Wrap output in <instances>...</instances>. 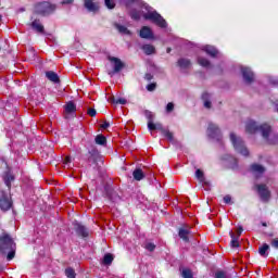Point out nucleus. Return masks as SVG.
<instances>
[{
    "label": "nucleus",
    "mask_w": 278,
    "mask_h": 278,
    "mask_svg": "<svg viewBox=\"0 0 278 278\" xmlns=\"http://www.w3.org/2000/svg\"><path fill=\"white\" fill-rule=\"evenodd\" d=\"M245 131L247 134H255L257 131H261L263 138L267 140L269 144H275V141L268 139V137L270 136V126L268 124H263L258 126L257 123L253 122V119H250L245 124Z\"/></svg>",
    "instance_id": "obj_1"
},
{
    "label": "nucleus",
    "mask_w": 278,
    "mask_h": 278,
    "mask_svg": "<svg viewBox=\"0 0 278 278\" xmlns=\"http://www.w3.org/2000/svg\"><path fill=\"white\" fill-rule=\"evenodd\" d=\"M15 249L16 243H14V240L10 238V235H3L0 237V251H3V253H5V251H10L7 256L9 262L14 260Z\"/></svg>",
    "instance_id": "obj_2"
},
{
    "label": "nucleus",
    "mask_w": 278,
    "mask_h": 278,
    "mask_svg": "<svg viewBox=\"0 0 278 278\" xmlns=\"http://www.w3.org/2000/svg\"><path fill=\"white\" fill-rule=\"evenodd\" d=\"M230 141L233 146L235 151L240 153V155H244V157L249 156V149L244 146V141L242 138L236 136V134L230 132Z\"/></svg>",
    "instance_id": "obj_3"
},
{
    "label": "nucleus",
    "mask_w": 278,
    "mask_h": 278,
    "mask_svg": "<svg viewBox=\"0 0 278 278\" xmlns=\"http://www.w3.org/2000/svg\"><path fill=\"white\" fill-rule=\"evenodd\" d=\"M143 18H146V21H151L154 25H157V27L163 29L167 26L166 20L155 11L146 13Z\"/></svg>",
    "instance_id": "obj_4"
},
{
    "label": "nucleus",
    "mask_w": 278,
    "mask_h": 278,
    "mask_svg": "<svg viewBox=\"0 0 278 278\" xmlns=\"http://www.w3.org/2000/svg\"><path fill=\"white\" fill-rule=\"evenodd\" d=\"M148 129L150 131H155V130L162 131L163 136H165V138H167V140L169 142H175V138L173 137V132H170L169 130L164 129V127L160 123L154 124L153 121L150 119L148 122Z\"/></svg>",
    "instance_id": "obj_5"
},
{
    "label": "nucleus",
    "mask_w": 278,
    "mask_h": 278,
    "mask_svg": "<svg viewBox=\"0 0 278 278\" xmlns=\"http://www.w3.org/2000/svg\"><path fill=\"white\" fill-rule=\"evenodd\" d=\"M36 14H41L42 16H47V14H52L55 12V5L49 2H40L35 7Z\"/></svg>",
    "instance_id": "obj_6"
},
{
    "label": "nucleus",
    "mask_w": 278,
    "mask_h": 278,
    "mask_svg": "<svg viewBox=\"0 0 278 278\" xmlns=\"http://www.w3.org/2000/svg\"><path fill=\"white\" fill-rule=\"evenodd\" d=\"M207 136L212 138V140H216V142H220L223 140V135L220 134V128L216 126V124H208Z\"/></svg>",
    "instance_id": "obj_7"
},
{
    "label": "nucleus",
    "mask_w": 278,
    "mask_h": 278,
    "mask_svg": "<svg viewBox=\"0 0 278 278\" xmlns=\"http://www.w3.org/2000/svg\"><path fill=\"white\" fill-rule=\"evenodd\" d=\"M257 193L263 203H268L270 201V190L266 185H255Z\"/></svg>",
    "instance_id": "obj_8"
},
{
    "label": "nucleus",
    "mask_w": 278,
    "mask_h": 278,
    "mask_svg": "<svg viewBox=\"0 0 278 278\" xmlns=\"http://www.w3.org/2000/svg\"><path fill=\"white\" fill-rule=\"evenodd\" d=\"M10 207H12V199L10 198V195H8V192L1 191L0 192V208L3 212H8V210H10Z\"/></svg>",
    "instance_id": "obj_9"
},
{
    "label": "nucleus",
    "mask_w": 278,
    "mask_h": 278,
    "mask_svg": "<svg viewBox=\"0 0 278 278\" xmlns=\"http://www.w3.org/2000/svg\"><path fill=\"white\" fill-rule=\"evenodd\" d=\"M241 73L245 84H251L255 79V75L249 67H241Z\"/></svg>",
    "instance_id": "obj_10"
},
{
    "label": "nucleus",
    "mask_w": 278,
    "mask_h": 278,
    "mask_svg": "<svg viewBox=\"0 0 278 278\" xmlns=\"http://www.w3.org/2000/svg\"><path fill=\"white\" fill-rule=\"evenodd\" d=\"M110 62H113L114 64V72L119 73V71H123V67L125 64H123V61L116 56H109Z\"/></svg>",
    "instance_id": "obj_11"
},
{
    "label": "nucleus",
    "mask_w": 278,
    "mask_h": 278,
    "mask_svg": "<svg viewBox=\"0 0 278 278\" xmlns=\"http://www.w3.org/2000/svg\"><path fill=\"white\" fill-rule=\"evenodd\" d=\"M84 3L89 12H99V2H94V0H84Z\"/></svg>",
    "instance_id": "obj_12"
},
{
    "label": "nucleus",
    "mask_w": 278,
    "mask_h": 278,
    "mask_svg": "<svg viewBox=\"0 0 278 278\" xmlns=\"http://www.w3.org/2000/svg\"><path fill=\"white\" fill-rule=\"evenodd\" d=\"M140 38H144L146 40H153V30H151L149 26H143L140 30Z\"/></svg>",
    "instance_id": "obj_13"
},
{
    "label": "nucleus",
    "mask_w": 278,
    "mask_h": 278,
    "mask_svg": "<svg viewBox=\"0 0 278 278\" xmlns=\"http://www.w3.org/2000/svg\"><path fill=\"white\" fill-rule=\"evenodd\" d=\"M31 28L38 34H45V26L40 23V20H35L30 24Z\"/></svg>",
    "instance_id": "obj_14"
},
{
    "label": "nucleus",
    "mask_w": 278,
    "mask_h": 278,
    "mask_svg": "<svg viewBox=\"0 0 278 278\" xmlns=\"http://www.w3.org/2000/svg\"><path fill=\"white\" fill-rule=\"evenodd\" d=\"M46 77L49 79V81H53V84L60 83V76H58V73L53 71L46 72Z\"/></svg>",
    "instance_id": "obj_15"
},
{
    "label": "nucleus",
    "mask_w": 278,
    "mask_h": 278,
    "mask_svg": "<svg viewBox=\"0 0 278 278\" xmlns=\"http://www.w3.org/2000/svg\"><path fill=\"white\" fill-rule=\"evenodd\" d=\"M203 51H205L207 55H211V58H216V55H218V50L214 48V46H204Z\"/></svg>",
    "instance_id": "obj_16"
},
{
    "label": "nucleus",
    "mask_w": 278,
    "mask_h": 278,
    "mask_svg": "<svg viewBox=\"0 0 278 278\" xmlns=\"http://www.w3.org/2000/svg\"><path fill=\"white\" fill-rule=\"evenodd\" d=\"M76 232L78 233V236H81L83 238H88V228L80 224L76 225Z\"/></svg>",
    "instance_id": "obj_17"
},
{
    "label": "nucleus",
    "mask_w": 278,
    "mask_h": 278,
    "mask_svg": "<svg viewBox=\"0 0 278 278\" xmlns=\"http://www.w3.org/2000/svg\"><path fill=\"white\" fill-rule=\"evenodd\" d=\"M229 233H230V238H231L230 244H231L232 249H238V247H240V241H239L240 237H237L235 231H230Z\"/></svg>",
    "instance_id": "obj_18"
},
{
    "label": "nucleus",
    "mask_w": 278,
    "mask_h": 278,
    "mask_svg": "<svg viewBox=\"0 0 278 278\" xmlns=\"http://www.w3.org/2000/svg\"><path fill=\"white\" fill-rule=\"evenodd\" d=\"M251 170H252V173H254V175H264V172L266 169L264 168V166H262L260 164H253L251 166Z\"/></svg>",
    "instance_id": "obj_19"
},
{
    "label": "nucleus",
    "mask_w": 278,
    "mask_h": 278,
    "mask_svg": "<svg viewBox=\"0 0 278 278\" xmlns=\"http://www.w3.org/2000/svg\"><path fill=\"white\" fill-rule=\"evenodd\" d=\"M226 162H228V166L230 168H238V159L231 156V155H226Z\"/></svg>",
    "instance_id": "obj_20"
},
{
    "label": "nucleus",
    "mask_w": 278,
    "mask_h": 278,
    "mask_svg": "<svg viewBox=\"0 0 278 278\" xmlns=\"http://www.w3.org/2000/svg\"><path fill=\"white\" fill-rule=\"evenodd\" d=\"M141 49L146 55H153L155 53V47L153 45H143Z\"/></svg>",
    "instance_id": "obj_21"
},
{
    "label": "nucleus",
    "mask_w": 278,
    "mask_h": 278,
    "mask_svg": "<svg viewBox=\"0 0 278 278\" xmlns=\"http://www.w3.org/2000/svg\"><path fill=\"white\" fill-rule=\"evenodd\" d=\"M132 177L136 179V181H142V179H144V172H142L140 168H136L132 172Z\"/></svg>",
    "instance_id": "obj_22"
},
{
    "label": "nucleus",
    "mask_w": 278,
    "mask_h": 278,
    "mask_svg": "<svg viewBox=\"0 0 278 278\" xmlns=\"http://www.w3.org/2000/svg\"><path fill=\"white\" fill-rule=\"evenodd\" d=\"M177 64H178L179 68H181L184 71L186 68H189L191 63H190V60H188V59H179Z\"/></svg>",
    "instance_id": "obj_23"
},
{
    "label": "nucleus",
    "mask_w": 278,
    "mask_h": 278,
    "mask_svg": "<svg viewBox=\"0 0 278 278\" xmlns=\"http://www.w3.org/2000/svg\"><path fill=\"white\" fill-rule=\"evenodd\" d=\"M179 238L184 240L185 242H188V236H190V230L186 228H180L178 232Z\"/></svg>",
    "instance_id": "obj_24"
},
{
    "label": "nucleus",
    "mask_w": 278,
    "mask_h": 278,
    "mask_svg": "<svg viewBox=\"0 0 278 278\" xmlns=\"http://www.w3.org/2000/svg\"><path fill=\"white\" fill-rule=\"evenodd\" d=\"M269 249L270 247L267 243L263 244L261 248H258L260 255H262V257H268Z\"/></svg>",
    "instance_id": "obj_25"
},
{
    "label": "nucleus",
    "mask_w": 278,
    "mask_h": 278,
    "mask_svg": "<svg viewBox=\"0 0 278 278\" xmlns=\"http://www.w3.org/2000/svg\"><path fill=\"white\" fill-rule=\"evenodd\" d=\"M76 111H77V106H75V103L68 102V103L65 105V112H66V114H75Z\"/></svg>",
    "instance_id": "obj_26"
},
{
    "label": "nucleus",
    "mask_w": 278,
    "mask_h": 278,
    "mask_svg": "<svg viewBox=\"0 0 278 278\" xmlns=\"http://www.w3.org/2000/svg\"><path fill=\"white\" fill-rule=\"evenodd\" d=\"M115 29H117V31H119V34H124L126 36H129L131 34V31H129V29H127V27H125L121 24H115Z\"/></svg>",
    "instance_id": "obj_27"
},
{
    "label": "nucleus",
    "mask_w": 278,
    "mask_h": 278,
    "mask_svg": "<svg viewBox=\"0 0 278 278\" xmlns=\"http://www.w3.org/2000/svg\"><path fill=\"white\" fill-rule=\"evenodd\" d=\"M202 100L204 101V108H206L207 110H210V108H212V102H210V93L204 92L202 94Z\"/></svg>",
    "instance_id": "obj_28"
},
{
    "label": "nucleus",
    "mask_w": 278,
    "mask_h": 278,
    "mask_svg": "<svg viewBox=\"0 0 278 278\" xmlns=\"http://www.w3.org/2000/svg\"><path fill=\"white\" fill-rule=\"evenodd\" d=\"M106 143H108V139L105 138V136L98 135L96 137V144H100L101 147H105Z\"/></svg>",
    "instance_id": "obj_29"
},
{
    "label": "nucleus",
    "mask_w": 278,
    "mask_h": 278,
    "mask_svg": "<svg viewBox=\"0 0 278 278\" xmlns=\"http://www.w3.org/2000/svg\"><path fill=\"white\" fill-rule=\"evenodd\" d=\"M198 63L200 64V66H203L204 68H210V60L205 58L199 56Z\"/></svg>",
    "instance_id": "obj_30"
},
{
    "label": "nucleus",
    "mask_w": 278,
    "mask_h": 278,
    "mask_svg": "<svg viewBox=\"0 0 278 278\" xmlns=\"http://www.w3.org/2000/svg\"><path fill=\"white\" fill-rule=\"evenodd\" d=\"M195 177L200 181V184H205V175L203 174V170L197 169Z\"/></svg>",
    "instance_id": "obj_31"
},
{
    "label": "nucleus",
    "mask_w": 278,
    "mask_h": 278,
    "mask_svg": "<svg viewBox=\"0 0 278 278\" xmlns=\"http://www.w3.org/2000/svg\"><path fill=\"white\" fill-rule=\"evenodd\" d=\"M12 181H14V176L7 174L4 177V184L9 188V190L11 188Z\"/></svg>",
    "instance_id": "obj_32"
},
{
    "label": "nucleus",
    "mask_w": 278,
    "mask_h": 278,
    "mask_svg": "<svg viewBox=\"0 0 278 278\" xmlns=\"http://www.w3.org/2000/svg\"><path fill=\"white\" fill-rule=\"evenodd\" d=\"M114 262V256L110 253L105 254L103 257V264H106V266H110Z\"/></svg>",
    "instance_id": "obj_33"
},
{
    "label": "nucleus",
    "mask_w": 278,
    "mask_h": 278,
    "mask_svg": "<svg viewBox=\"0 0 278 278\" xmlns=\"http://www.w3.org/2000/svg\"><path fill=\"white\" fill-rule=\"evenodd\" d=\"M130 16L134 21H140V16H142V14L140 13V11L132 10L130 12Z\"/></svg>",
    "instance_id": "obj_34"
},
{
    "label": "nucleus",
    "mask_w": 278,
    "mask_h": 278,
    "mask_svg": "<svg viewBox=\"0 0 278 278\" xmlns=\"http://www.w3.org/2000/svg\"><path fill=\"white\" fill-rule=\"evenodd\" d=\"M65 275L67 278H75V269L68 267L65 269Z\"/></svg>",
    "instance_id": "obj_35"
},
{
    "label": "nucleus",
    "mask_w": 278,
    "mask_h": 278,
    "mask_svg": "<svg viewBox=\"0 0 278 278\" xmlns=\"http://www.w3.org/2000/svg\"><path fill=\"white\" fill-rule=\"evenodd\" d=\"M104 3L106 8H109V10H114V8L116 7V3L114 2V0H104Z\"/></svg>",
    "instance_id": "obj_36"
},
{
    "label": "nucleus",
    "mask_w": 278,
    "mask_h": 278,
    "mask_svg": "<svg viewBox=\"0 0 278 278\" xmlns=\"http://www.w3.org/2000/svg\"><path fill=\"white\" fill-rule=\"evenodd\" d=\"M182 278H192V270L188 268L182 269Z\"/></svg>",
    "instance_id": "obj_37"
},
{
    "label": "nucleus",
    "mask_w": 278,
    "mask_h": 278,
    "mask_svg": "<svg viewBox=\"0 0 278 278\" xmlns=\"http://www.w3.org/2000/svg\"><path fill=\"white\" fill-rule=\"evenodd\" d=\"M144 249H147V251L152 252V251H155V245L151 242H148L146 243Z\"/></svg>",
    "instance_id": "obj_38"
},
{
    "label": "nucleus",
    "mask_w": 278,
    "mask_h": 278,
    "mask_svg": "<svg viewBox=\"0 0 278 278\" xmlns=\"http://www.w3.org/2000/svg\"><path fill=\"white\" fill-rule=\"evenodd\" d=\"M174 110H175V104H173V102L167 103V105H166V112H167V113H170V112H173Z\"/></svg>",
    "instance_id": "obj_39"
},
{
    "label": "nucleus",
    "mask_w": 278,
    "mask_h": 278,
    "mask_svg": "<svg viewBox=\"0 0 278 278\" xmlns=\"http://www.w3.org/2000/svg\"><path fill=\"white\" fill-rule=\"evenodd\" d=\"M114 103L119 104V105H125L127 103V100L121 98L114 101Z\"/></svg>",
    "instance_id": "obj_40"
},
{
    "label": "nucleus",
    "mask_w": 278,
    "mask_h": 278,
    "mask_svg": "<svg viewBox=\"0 0 278 278\" xmlns=\"http://www.w3.org/2000/svg\"><path fill=\"white\" fill-rule=\"evenodd\" d=\"M215 278H227V275L225 274V271H217L215 274Z\"/></svg>",
    "instance_id": "obj_41"
},
{
    "label": "nucleus",
    "mask_w": 278,
    "mask_h": 278,
    "mask_svg": "<svg viewBox=\"0 0 278 278\" xmlns=\"http://www.w3.org/2000/svg\"><path fill=\"white\" fill-rule=\"evenodd\" d=\"M155 87H156V85H155L154 83H152V84H150V85L147 86V90H148L149 92H153V90H155Z\"/></svg>",
    "instance_id": "obj_42"
},
{
    "label": "nucleus",
    "mask_w": 278,
    "mask_h": 278,
    "mask_svg": "<svg viewBox=\"0 0 278 278\" xmlns=\"http://www.w3.org/2000/svg\"><path fill=\"white\" fill-rule=\"evenodd\" d=\"M89 116H97V110L94 109H88V112Z\"/></svg>",
    "instance_id": "obj_43"
},
{
    "label": "nucleus",
    "mask_w": 278,
    "mask_h": 278,
    "mask_svg": "<svg viewBox=\"0 0 278 278\" xmlns=\"http://www.w3.org/2000/svg\"><path fill=\"white\" fill-rule=\"evenodd\" d=\"M271 247H273L274 249H278V238H276V239H274V240L271 241Z\"/></svg>",
    "instance_id": "obj_44"
},
{
    "label": "nucleus",
    "mask_w": 278,
    "mask_h": 278,
    "mask_svg": "<svg viewBox=\"0 0 278 278\" xmlns=\"http://www.w3.org/2000/svg\"><path fill=\"white\" fill-rule=\"evenodd\" d=\"M224 202L227 203V204L231 203V195H225L224 197Z\"/></svg>",
    "instance_id": "obj_45"
},
{
    "label": "nucleus",
    "mask_w": 278,
    "mask_h": 278,
    "mask_svg": "<svg viewBox=\"0 0 278 278\" xmlns=\"http://www.w3.org/2000/svg\"><path fill=\"white\" fill-rule=\"evenodd\" d=\"M269 81L273 86H278V78H270Z\"/></svg>",
    "instance_id": "obj_46"
},
{
    "label": "nucleus",
    "mask_w": 278,
    "mask_h": 278,
    "mask_svg": "<svg viewBox=\"0 0 278 278\" xmlns=\"http://www.w3.org/2000/svg\"><path fill=\"white\" fill-rule=\"evenodd\" d=\"M242 231H243V229H242V227H239L238 229H237V238H240V236H242Z\"/></svg>",
    "instance_id": "obj_47"
},
{
    "label": "nucleus",
    "mask_w": 278,
    "mask_h": 278,
    "mask_svg": "<svg viewBox=\"0 0 278 278\" xmlns=\"http://www.w3.org/2000/svg\"><path fill=\"white\" fill-rule=\"evenodd\" d=\"M101 127H102V129H108V127H110L109 122H103V123L101 124Z\"/></svg>",
    "instance_id": "obj_48"
},
{
    "label": "nucleus",
    "mask_w": 278,
    "mask_h": 278,
    "mask_svg": "<svg viewBox=\"0 0 278 278\" xmlns=\"http://www.w3.org/2000/svg\"><path fill=\"white\" fill-rule=\"evenodd\" d=\"M146 79L148 81H151V79H153V76L151 74H146Z\"/></svg>",
    "instance_id": "obj_49"
},
{
    "label": "nucleus",
    "mask_w": 278,
    "mask_h": 278,
    "mask_svg": "<svg viewBox=\"0 0 278 278\" xmlns=\"http://www.w3.org/2000/svg\"><path fill=\"white\" fill-rule=\"evenodd\" d=\"M68 3H73V0H63V1H62V4H63V5H66V4H68Z\"/></svg>",
    "instance_id": "obj_50"
},
{
    "label": "nucleus",
    "mask_w": 278,
    "mask_h": 278,
    "mask_svg": "<svg viewBox=\"0 0 278 278\" xmlns=\"http://www.w3.org/2000/svg\"><path fill=\"white\" fill-rule=\"evenodd\" d=\"M65 164H71V156L65 157Z\"/></svg>",
    "instance_id": "obj_51"
},
{
    "label": "nucleus",
    "mask_w": 278,
    "mask_h": 278,
    "mask_svg": "<svg viewBox=\"0 0 278 278\" xmlns=\"http://www.w3.org/2000/svg\"><path fill=\"white\" fill-rule=\"evenodd\" d=\"M167 53H170V48H167Z\"/></svg>",
    "instance_id": "obj_52"
},
{
    "label": "nucleus",
    "mask_w": 278,
    "mask_h": 278,
    "mask_svg": "<svg viewBox=\"0 0 278 278\" xmlns=\"http://www.w3.org/2000/svg\"><path fill=\"white\" fill-rule=\"evenodd\" d=\"M1 20H2V16L0 15V22H1Z\"/></svg>",
    "instance_id": "obj_53"
},
{
    "label": "nucleus",
    "mask_w": 278,
    "mask_h": 278,
    "mask_svg": "<svg viewBox=\"0 0 278 278\" xmlns=\"http://www.w3.org/2000/svg\"><path fill=\"white\" fill-rule=\"evenodd\" d=\"M263 227H266V224H263Z\"/></svg>",
    "instance_id": "obj_54"
}]
</instances>
